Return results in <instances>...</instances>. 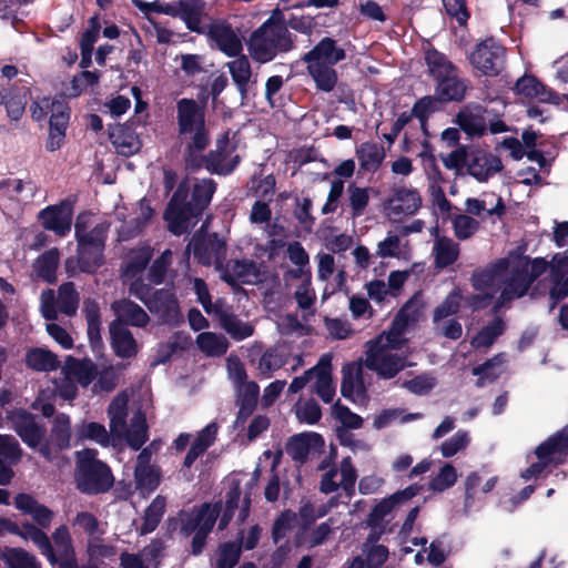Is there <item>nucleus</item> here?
Wrapping results in <instances>:
<instances>
[{"label": "nucleus", "instance_id": "obj_27", "mask_svg": "<svg viewBox=\"0 0 568 568\" xmlns=\"http://www.w3.org/2000/svg\"><path fill=\"white\" fill-rule=\"evenodd\" d=\"M509 262L507 258H499L495 263L477 268L473 272L470 282L475 291L493 290L499 278L507 272Z\"/></svg>", "mask_w": 568, "mask_h": 568}, {"label": "nucleus", "instance_id": "obj_7", "mask_svg": "<svg viewBox=\"0 0 568 568\" xmlns=\"http://www.w3.org/2000/svg\"><path fill=\"white\" fill-rule=\"evenodd\" d=\"M567 452L568 426H565L536 447L535 455L538 458V462L532 463L529 467L523 470L520 477L525 480L539 477L549 465H554L555 467L560 465L562 460L557 459L556 455L566 454Z\"/></svg>", "mask_w": 568, "mask_h": 568}, {"label": "nucleus", "instance_id": "obj_15", "mask_svg": "<svg viewBox=\"0 0 568 568\" xmlns=\"http://www.w3.org/2000/svg\"><path fill=\"white\" fill-rule=\"evenodd\" d=\"M466 168L469 175L479 182H486L494 174L499 173L504 165L498 156L477 149L468 152Z\"/></svg>", "mask_w": 568, "mask_h": 568}, {"label": "nucleus", "instance_id": "obj_62", "mask_svg": "<svg viewBox=\"0 0 568 568\" xmlns=\"http://www.w3.org/2000/svg\"><path fill=\"white\" fill-rule=\"evenodd\" d=\"M438 104H440V102L435 94L425 95L414 103L410 115L418 119L422 125H424L429 115L438 110Z\"/></svg>", "mask_w": 568, "mask_h": 568}, {"label": "nucleus", "instance_id": "obj_4", "mask_svg": "<svg viewBox=\"0 0 568 568\" xmlns=\"http://www.w3.org/2000/svg\"><path fill=\"white\" fill-rule=\"evenodd\" d=\"M109 227L106 222H102L81 235L80 226H75L78 264L81 272L93 274L104 264Z\"/></svg>", "mask_w": 568, "mask_h": 568}, {"label": "nucleus", "instance_id": "obj_13", "mask_svg": "<svg viewBox=\"0 0 568 568\" xmlns=\"http://www.w3.org/2000/svg\"><path fill=\"white\" fill-rule=\"evenodd\" d=\"M73 204L63 200L58 204L49 205L39 212L38 219L43 229L54 232L59 236H65L71 231Z\"/></svg>", "mask_w": 568, "mask_h": 568}, {"label": "nucleus", "instance_id": "obj_23", "mask_svg": "<svg viewBox=\"0 0 568 568\" xmlns=\"http://www.w3.org/2000/svg\"><path fill=\"white\" fill-rule=\"evenodd\" d=\"M217 184L213 179H202L194 183L191 200L187 203L189 225L191 220L200 219L210 205Z\"/></svg>", "mask_w": 568, "mask_h": 568}, {"label": "nucleus", "instance_id": "obj_12", "mask_svg": "<svg viewBox=\"0 0 568 568\" xmlns=\"http://www.w3.org/2000/svg\"><path fill=\"white\" fill-rule=\"evenodd\" d=\"M173 19L181 20L190 32L201 34L212 17L205 0H174Z\"/></svg>", "mask_w": 568, "mask_h": 568}, {"label": "nucleus", "instance_id": "obj_51", "mask_svg": "<svg viewBox=\"0 0 568 568\" xmlns=\"http://www.w3.org/2000/svg\"><path fill=\"white\" fill-rule=\"evenodd\" d=\"M0 557L8 568H41L37 558L23 548L6 547Z\"/></svg>", "mask_w": 568, "mask_h": 568}, {"label": "nucleus", "instance_id": "obj_11", "mask_svg": "<svg viewBox=\"0 0 568 568\" xmlns=\"http://www.w3.org/2000/svg\"><path fill=\"white\" fill-rule=\"evenodd\" d=\"M200 36H205L211 43L227 57H236L243 49L242 42L231 23L222 18L212 17L204 28V32Z\"/></svg>", "mask_w": 568, "mask_h": 568}, {"label": "nucleus", "instance_id": "obj_16", "mask_svg": "<svg viewBox=\"0 0 568 568\" xmlns=\"http://www.w3.org/2000/svg\"><path fill=\"white\" fill-rule=\"evenodd\" d=\"M514 91L526 98H537L542 103L559 105L564 101L562 94L548 88L534 74L525 73L520 77L515 83Z\"/></svg>", "mask_w": 568, "mask_h": 568}, {"label": "nucleus", "instance_id": "obj_54", "mask_svg": "<svg viewBox=\"0 0 568 568\" xmlns=\"http://www.w3.org/2000/svg\"><path fill=\"white\" fill-rule=\"evenodd\" d=\"M197 347L209 356H221L227 351V342L224 336L212 332H203L196 337Z\"/></svg>", "mask_w": 568, "mask_h": 568}, {"label": "nucleus", "instance_id": "obj_34", "mask_svg": "<svg viewBox=\"0 0 568 568\" xmlns=\"http://www.w3.org/2000/svg\"><path fill=\"white\" fill-rule=\"evenodd\" d=\"M425 63L427 65L428 75L434 82L439 79L458 71V68L447 58L446 54L435 48H428L425 51Z\"/></svg>", "mask_w": 568, "mask_h": 568}, {"label": "nucleus", "instance_id": "obj_8", "mask_svg": "<svg viewBox=\"0 0 568 568\" xmlns=\"http://www.w3.org/2000/svg\"><path fill=\"white\" fill-rule=\"evenodd\" d=\"M468 60L481 75L498 77L505 68L506 48L494 37H488L475 45Z\"/></svg>", "mask_w": 568, "mask_h": 568}, {"label": "nucleus", "instance_id": "obj_56", "mask_svg": "<svg viewBox=\"0 0 568 568\" xmlns=\"http://www.w3.org/2000/svg\"><path fill=\"white\" fill-rule=\"evenodd\" d=\"M241 544L225 541L219 546V556L214 568H234L241 558Z\"/></svg>", "mask_w": 568, "mask_h": 568}, {"label": "nucleus", "instance_id": "obj_48", "mask_svg": "<svg viewBox=\"0 0 568 568\" xmlns=\"http://www.w3.org/2000/svg\"><path fill=\"white\" fill-rule=\"evenodd\" d=\"M148 423L142 413L131 418L130 427L125 428V440L133 450H139L149 439Z\"/></svg>", "mask_w": 568, "mask_h": 568}, {"label": "nucleus", "instance_id": "obj_1", "mask_svg": "<svg viewBox=\"0 0 568 568\" xmlns=\"http://www.w3.org/2000/svg\"><path fill=\"white\" fill-rule=\"evenodd\" d=\"M250 57L258 63H267L277 55L292 51L294 37L287 29L284 13L278 8L255 29L246 41Z\"/></svg>", "mask_w": 568, "mask_h": 568}, {"label": "nucleus", "instance_id": "obj_22", "mask_svg": "<svg viewBox=\"0 0 568 568\" xmlns=\"http://www.w3.org/2000/svg\"><path fill=\"white\" fill-rule=\"evenodd\" d=\"M345 58L346 52L337 45L336 40L325 37L304 54L303 61L307 64L322 63L323 65H335Z\"/></svg>", "mask_w": 568, "mask_h": 568}, {"label": "nucleus", "instance_id": "obj_24", "mask_svg": "<svg viewBox=\"0 0 568 568\" xmlns=\"http://www.w3.org/2000/svg\"><path fill=\"white\" fill-rule=\"evenodd\" d=\"M109 332L112 349L118 357L129 359L136 356L138 343L126 326L114 321L110 324Z\"/></svg>", "mask_w": 568, "mask_h": 568}, {"label": "nucleus", "instance_id": "obj_6", "mask_svg": "<svg viewBox=\"0 0 568 568\" xmlns=\"http://www.w3.org/2000/svg\"><path fill=\"white\" fill-rule=\"evenodd\" d=\"M176 124L180 139L193 142L194 146L211 140L204 106L194 99L182 98L176 101Z\"/></svg>", "mask_w": 568, "mask_h": 568}, {"label": "nucleus", "instance_id": "obj_55", "mask_svg": "<svg viewBox=\"0 0 568 568\" xmlns=\"http://www.w3.org/2000/svg\"><path fill=\"white\" fill-rule=\"evenodd\" d=\"M456 123L469 136H483L486 132L485 118L480 114L459 111L456 115Z\"/></svg>", "mask_w": 568, "mask_h": 568}, {"label": "nucleus", "instance_id": "obj_32", "mask_svg": "<svg viewBox=\"0 0 568 568\" xmlns=\"http://www.w3.org/2000/svg\"><path fill=\"white\" fill-rule=\"evenodd\" d=\"M355 154L361 169L372 173L381 168L386 156L384 148L376 142H363L356 148Z\"/></svg>", "mask_w": 568, "mask_h": 568}, {"label": "nucleus", "instance_id": "obj_3", "mask_svg": "<svg viewBox=\"0 0 568 568\" xmlns=\"http://www.w3.org/2000/svg\"><path fill=\"white\" fill-rule=\"evenodd\" d=\"M129 293L141 301L162 323H179L181 313L173 288H154L146 284L144 280H136L130 283Z\"/></svg>", "mask_w": 568, "mask_h": 568}, {"label": "nucleus", "instance_id": "obj_26", "mask_svg": "<svg viewBox=\"0 0 568 568\" xmlns=\"http://www.w3.org/2000/svg\"><path fill=\"white\" fill-rule=\"evenodd\" d=\"M222 511V501H216L214 504L204 503L201 507L193 511L192 514H187L185 517L181 519V528L180 532L184 537H189L197 531L205 520L209 517L214 519V524L220 517Z\"/></svg>", "mask_w": 568, "mask_h": 568}, {"label": "nucleus", "instance_id": "obj_5", "mask_svg": "<svg viewBox=\"0 0 568 568\" xmlns=\"http://www.w3.org/2000/svg\"><path fill=\"white\" fill-rule=\"evenodd\" d=\"M7 419L11 428L30 448L38 449L39 454L47 460L52 462L54 454L51 452L50 443L44 440L47 428L37 422V416L24 408L7 410Z\"/></svg>", "mask_w": 568, "mask_h": 568}, {"label": "nucleus", "instance_id": "obj_39", "mask_svg": "<svg viewBox=\"0 0 568 568\" xmlns=\"http://www.w3.org/2000/svg\"><path fill=\"white\" fill-rule=\"evenodd\" d=\"M166 499L165 497L158 495L151 504L145 508L143 515V523L138 528V534L140 536H145L148 534L153 532L165 513Z\"/></svg>", "mask_w": 568, "mask_h": 568}, {"label": "nucleus", "instance_id": "obj_41", "mask_svg": "<svg viewBox=\"0 0 568 568\" xmlns=\"http://www.w3.org/2000/svg\"><path fill=\"white\" fill-rule=\"evenodd\" d=\"M227 67L232 80L241 94V98L245 99L247 97L248 83L252 78V70L248 59L245 55H242L229 62Z\"/></svg>", "mask_w": 568, "mask_h": 568}, {"label": "nucleus", "instance_id": "obj_60", "mask_svg": "<svg viewBox=\"0 0 568 568\" xmlns=\"http://www.w3.org/2000/svg\"><path fill=\"white\" fill-rule=\"evenodd\" d=\"M77 436L79 439H90L102 446H108L110 443L104 425L97 422L83 423L77 428Z\"/></svg>", "mask_w": 568, "mask_h": 568}, {"label": "nucleus", "instance_id": "obj_25", "mask_svg": "<svg viewBox=\"0 0 568 568\" xmlns=\"http://www.w3.org/2000/svg\"><path fill=\"white\" fill-rule=\"evenodd\" d=\"M505 286L500 293L501 302L511 301L526 295L532 282L529 278L527 265H517L511 268L509 276L504 282Z\"/></svg>", "mask_w": 568, "mask_h": 568}, {"label": "nucleus", "instance_id": "obj_36", "mask_svg": "<svg viewBox=\"0 0 568 568\" xmlns=\"http://www.w3.org/2000/svg\"><path fill=\"white\" fill-rule=\"evenodd\" d=\"M47 440L50 443L51 449L54 447L55 452L70 448L71 419L69 415L59 413L54 416L50 438Z\"/></svg>", "mask_w": 568, "mask_h": 568}, {"label": "nucleus", "instance_id": "obj_45", "mask_svg": "<svg viewBox=\"0 0 568 568\" xmlns=\"http://www.w3.org/2000/svg\"><path fill=\"white\" fill-rule=\"evenodd\" d=\"M506 324L504 320L496 316L491 322L480 328V331L473 337L470 345L475 349L490 347L495 341L504 334Z\"/></svg>", "mask_w": 568, "mask_h": 568}, {"label": "nucleus", "instance_id": "obj_17", "mask_svg": "<svg viewBox=\"0 0 568 568\" xmlns=\"http://www.w3.org/2000/svg\"><path fill=\"white\" fill-rule=\"evenodd\" d=\"M468 88L469 81L462 78L458 70L436 81L434 94L439 99L440 104L460 103L465 100Z\"/></svg>", "mask_w": 568, "mask_h": 568}, {"label": "nucleus", "instance_id": "obj_21", "mask_svg": "<svg viewBox=\"0 0 568 568\" xmlns=\"http://www.w3.org/2000/svg\"><path fill=\"white\" fill-rule=\"evenodd\" d=\"M108 131L109 140L120 155L131 156L140 151L142 143L132 125L110 124Z\"/></svg>", "mask_w": 568, "mask_h": 568}, {"label": "nucleus", "instance_id": "obj_47", "mask_svg": "<svg viewBox=\"0 0 568 568\" xmlns=\"http://www.w3.org/2000/svg\"><path fill=\"white\" fill-rule=\"evenodd\" d=\"M31 91L27 87L19 88L14 84L10 88L3 104L12 121H19L22 118Z\"/></svg>", "mask_w": 568, "mask_h": 568}, {"label": "nucleus", "instance_id": "obj_57", "mask_svg": "<svg viewBox=\"0 0 568 568\" xmlns=\"http://www.w3.org/2000/svg\"><path fill=\"white\" fill-rule=\"evenodd\" d=\"M85 320L88 324V338L92 347H95L102 343L101 337V315L99 306L92 303L90 306H85Z\"/></svg>", "mask_w": 568, "mask_h": 568}, {"label": "nucleus", "instance_id": "obj_10", "mask_svg": "<svg viewBox=\"0 0 568 568\" xmlns=\"http://www.w3.org/2000/svg\"><path fill=\"white\" fill-rule=\"evenodd\" d=\"M190 194L189 179L184 178L178 184L163 214L169 231L174 235H182L189 230L187 196Z\"/></svg>", "mask_w": 568, "mask_h": 568}, {"label": "nucleus", "instance_id": "obj_14", "mask_svg": "<svg viewBox=\"0 0 568 568\" xmlns=\"http://www.w3.org/2000/svg\"><path fill=\"white\" fill-rule=\"evenodd\" d=\"M260 267L253 260H229L221 268V280L232 288H239L240 283L252 284V278H258Z\"/></svg>", "mask_w": 568, "mask_h": 568}, {"label": "nucleus", "instance_id": "obj_18", "mask_svg": "<svg viewBox=\"0 0 568 568\" xmlns=\"http://www.w3.org/2000/svg\"><path fill=\"white\" fill-rule=\"evenodd\" d=\"M13 505L22 515L30 516L41 529L50 528L54 513L48 506L39 503L34 496L19 493L13 498Z\"/></svg>", "mask_w": 568, "mask_h": 568}, {"label": "nucleus", "instance_id": "obj_42", "mask_svg": "<svg viewBox=\"0 0 568 568\" xmlns=\"http://www.w3.org/2000/svg\"><path fill=\"white\" fill-rule=\"evenodd\" d=\"M60 252L53 247L42 253L34 262L33 267L37 275L49 284L57 280Z\"/></svg>", "mask_w": 568, "mask_h": 568}, {"label": "nucleus", "instance_id": "obj_58", "mask_svg": "<svg viewBox=\"0 0 568 568\" xmlns=\"http://www.w3.org/2000/svg\"><path fill=\"white\" fill-rule=\"evenodd\" d=\"M211 140L203 141L202 144L194 146L193 142H186L183 159L187 170L192 172H196L204 168L205 165V155H202L203 152L209 145Z\"/></svg>", "mask_w": 568, "mask_h": 568}, {"label": "nucleus", "instance_id": "obj_40", "mask_svg": "<svg viewBox=\"0 0 568 568\" xmlns=\"http://www.w3.org/2000/svg\"><path fill=\"white\" fill-rule=\"evenodd\" d=\"M67 369L82 387H88L98 376V367L91 359H78L69 356Z\"/></svg>", "mask_w": 568, "mask_h": 568}, {"label": "nucleus", "instance_id": "obj_30", "mask_svg": "<svg viewBox=\"0 0 568 568\" xmlns=\"http://www.w3.org/2000/svg\"><path fill=\"white\" fill-rule=\"evenodd\" d=\"M113 311L119 317V323L124 326L131 325L135 327H144L150 322L148 313L135 302L123 298L114 302L112 305Z\"/></svg>", "mask_w": 568, "mask_h": 568}, {"label": "nucleus", "instance_id": "obj_33", "mask_svg": "<svg viewBox=\"0 0 568 568\" xmlns=\"http://www.w3.org/2000/svg\"><path fill=\"white\" fill-rule=\"evenodd\" d=\"M315 393L324 403L328 404L335 396V386L331 374V358L326 355L321 357L315 366Z\"/></svg>", "mask_w": 568, "mask_h": 568}, {"label": "nucleus", "instance_id": "obj_28", "mask_svg": "<svg viewBox=\"0 0 568 568\" xmlns=\"http://www.w3.org/2000/svg\"><path fill=\"white\" fill-rule=\"evenodd\" d=\"M260 386L256 382H250L236 388V424L243 425L253 415L257 407Z\"/></svg>", "mask_w": 568, "mask_h": 568}, {"label": "nucleus", "instance_id": "obj_43", "mask_svg": "<svg viewBox=\"0 0 568 568\" xmlns=\"http://www.w3.org/2000/svg\"><path fill=\"white\" fill-rule=\"evenodd\" d=\"M217 146L219 150L210 151L205 154L204 169L211 174L221 176L230 175L239 166L241 158L236 154L227 163H223L225 158L224 150L221 149L220 144Z\"/></svg>", "mask_w": 568, "mask_h": 568}, {"label": "nucleus", "instance_id": "obj_64", "mask_svg": "<svg viewBox=\"0 0 568 568\" xmlns=\"http://www.w3.org/2000/svg\"><path fill=\"white\" fill-rule=\"evenodd\" d=\"M332 415L335 419L339 420L347 429H358L363 426V418L353 413L347 406L337 400L332 406Z\"/></svg>", "mask_w": 568, "mask_h": 568}, {"label": "nucleus", "instance_id": "obj_46", "mask_svg": "<svg viewBox=\"0 0 568 568\" xmlns=\"http://www.w3.org/2000/svg\"><path fill=\"white\" fill-rule=\"evenodd\" d=\"M135 489L143 497L153 493L161 483V471L159 467H135L134 468Z\"/></svg>", "mask_w": 568, "mask_h": 568}, {"label": "nucleus", "instance_id": "obj_9", "mask_svg": "<svg viewBox=\"0 0 568 568\" xmlns=\"http://www.w3.org/2000/svg\"><path fill=\"white\" fill-rule=\"evenodd\" d=\"M365 365L383 379H390L408 366L407 357L382 345V336L367 343Z\"/></svg>", "mask_w": 568, "mask_h": 568}, {"label": "nucleus", "instance_id": "obj_38", "mask_svg": "<svg viewBox=\"0 0 568 568\" xmlns=\"http://www.w3.org/2000/svg\"><path fill=\"white\" fill-rule=\"evenodd\" d=\"M24 362L27 367L37 372H53L60 367L58 356L53 352L41 347L30 348L26 353Z\"/></svg>", "mask_w": 568, "mask_h": 568}, {"label": "nucleus", "instance_id": "obj_63", "mask_svg": "<svg viewBox=\"0 0 568 568\" xmlns=\"http://www.w3.org/2000/svg\"><path fill=\"white\" fill-rule=\"evenodd\" d=\"M457 481V471L452 464H445L438 474L429 481V489L433 491H444L455 485Z\"/></svg>", "mask_w": 568, "mask_h": 568}, {"label": "nucleus", "instance_id": "obj_59", "mask_svg": "<svg viewBox=\"0 0 568 568\" xmlns=\"http://www.w3.org/2000/svg\"><path fill=\"white\" fill-rule=\"evenodd\" d=\"M286 364L284 355L275 347L267 348L258 361V371L265 377Z\"/></svg>", "mask_w": 568, "mask_h": 568}, {"label": "nucleus", "instance_id": "obj_37", "mask_svg": "<svg viewBox=\"0 0 568 568\" xmlns=\"http://www.w3.org/2000/svg\"><path fill=\"white\" fill-rule=\"evenodd\" d=\"M389 203L394 213L413 215L422 206V197L417 190L399 187L395 190Z\"/></svg>", "mask_w": 568, "mask_h": 568}, {"label": "nucleus", "instance_id": "obj_49", "mask_svg": "<svg viewBox=\"0 0 568 568\" xmlns=\"http://www.w3.org/2000/svg\"><path fill=\"white\" fill-rule=\"evenodd\" d=\"M308 74L314 80L316 88L323 92H331L338 80L337 72L333 65L322 63L307 64Z\"/></svg>", "mask_w": 568, "mask_h": 568}, {"label": "nucleus", "instance_id": "obj_19", "mask_svg": "<svg viewBox=\"0 0 568 568\" xmlns=\"http://www.w3.org/2000/svg\"><path fill=\"white\" fill-rule=\"evenodd\" d=\"M22 448L12 435H0V485L7 486L14 477L12 466L22 458Z\"/></svg>", "mask_w": 568, "mask_h": 568}, {"label": "nucleus", "instance_id": "obj_53", "mask_svg": "<svg viewBox=\"0 0 568 568\" xmlns=\"http://www.w3.org/2000/svg\"><path fill=\"white\" fill-rule=\"evenodd\" d=\"M463 295L459 288H454L444 301L437 305L433 313V322L438 325L443 320L456 315L462 306Z\"/></svg>", "mask_w": 568, "mask_h": 568}, {"label": "nucleus", "instance_id": "obj_61", "mask_svg": "<svg viewBox=\"0 0 568 568\" xmlns=\"http://www.w3.org/2000/svg\"><path fill=\"white\" fill-rule=\"evenodd\" d=\"M347 192L352 216L358 217L363 215L369 202L368 189L359 187L355 183H352L348 185Z\"/></svg>", "mask_w": 568, "mask_h": 568}, {"label": "nucleus", "instance_id": "obj_20", "mask_svg": "<svg viewBox=\"0 0 568 568\" xmlns=\"http://www.w3.org/2000/svg\"><path fill=\"white\" fill-rule=\"evenodd\" d=\"M153 256V250L149 245L131 248L120 266L122 281L135 282L143 280L142 273L149 266Z\"/></svg>", "mask_w": 568, "mask_h": 568}, {"label": "nucleus", "instance_id": "obj_31", "mask_svg": "<svg viewBox=\"0 0 568 568\" xmlns=\"http://www.w3.org/2000/svg\"><path fill=\"white\" fill-rule=\"evenodd\" d=\"M19 527L20 534H13L14 536H19L24 540H31L50 562L57 561V555L53 550L51 540L43 529L30 521H24Z\"/></svg>", "mask_w": 568, "mask_h": 568}, {"label": "nucleus", "instance_id": "obj_52", "mask_svg": "<svg viewBox=\"0 0 568 568\" xmlns=\"http://www.w3.org/2000/svg\"><path fill=\"white\" fill-rule=\"evenodd\" d=\"M57 306L60 313L72 316L79 306V294L73 282H65L58 290Z\"/></svg>", "mask_w": 568, "mask_h": 568}, {"label": "nucleus", "instance_id": "obj_35", "mask_svg": "<svg viewBox=\"0 0 568 568\" xmlns=\"http://www.w3.org/2000/svg\"><path fill=\"white\" fill-rule=\"evenodd\" d=\"M216 317L221 327L235 341H243L254 333V327L242 322L235 314L223 308H216Z\"/></svg>", "mask_w": 568, "mask_h": 568}, {"label": "nucleus", "instance_id": "obj_2", "mask_svg": "<svg viewBox=\"0 0 568 568\" xmlns=\"http://www.w3.org/2000/svg\"><path fill=\"white\" fill-rule=\"evenodd\" d=\"M97 450L87 448L77 453L74 483L77 489L94 496L109 491L114 483L111 468L97 458Z\"/></svg>", "mask_w": 568, "mask_h": 568}, {"label": "nucleus", "instance_id": "obj_50", "mask_svg": "<svg viewBox=\"0 0 568 568\" xmlns=\"http://www.w3.org/2000/svg\"><path fill=\"white\" fill-rule=\"evenodd\" d=\"M366 388L364 385L363 374L361 367L355 371L348 368L343 369V377L341 383V394L346 399L354 402V395L365 394Z\"/></svg>", "mask_w": 568, "mask_h": 568}, {"label": "nucleus", "instance_id": "obj_44", "mask_svg": "<svg viewBox=\"0 0 568 568\" xmlns=\"http://www.w3.org/2000/svg\"><path fill=\"white\" fill-rule=\"evenodd\" d=\"M434 252L436 267L446 268L458 260L460 250L458 243L443 236L435 241Z\"/></svg>", "mask_w": 568, "mask_h": 568}, {"label": "nucleus", "instance_id": "obj_29", "mask_svg": "<svg viewBox=\"0 0 568 568\" xmlns=\"http://www.w3.org/2000/svg\"><path fill=\"white\" fill-rule=\"evenodd\" d=\"M324 439L317 433L293 435L286 443V454L296 463L304 464L313 446L323 445Z\"/></svg>", "mask_w": 568, "mask_h": 568}]
</instances>
